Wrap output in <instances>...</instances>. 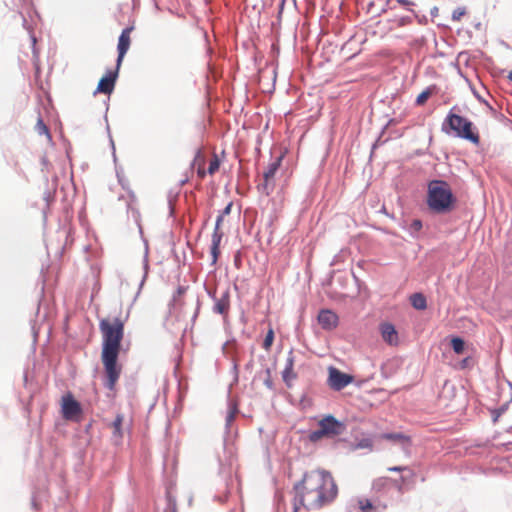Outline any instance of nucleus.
I'll return each instance as SVG.
<instances>
[{
    "mask_svg": "<svg viewBox=\"0 0 512 512\" xmlns=\"http://www.w3.org/2000/svg\"><path fill=\"white\" fill-rule=\"evenodd\" d=\"M238 413V407L236 404L230 406L229 411L225 418V430L229 434L231 431V425L234 422L235 416Z\"/></svg>",
    "mask_w": 512,
    "mask_h": 512,
    "instance_id": "6ab92c4d",
    "label": "nucleus"
},
{
    "mask_svg": "<svg viewBox=\"0 0 512 512\" xmlns=\"http://www.w3.org/2000/svg\"><path fill=\"white\" fill-rule=\"evenodd\" d=\"M137 224H138V227H139V232H140V234L142 235V233H143V232H142V227H141V225H140L138 222H137Z\"/></svg>",
    "mask_w": 512,
    "mask_h": 512,
    "instance_id": "052dcab7",
    "label": "nucleus"
},
{
    "mask_svg": "<svg viewBox=\"0 0 512 512\" xmlns=\"http://www.w3.org/2000/svg\"><path fill=\"white\" fill-rule=\"evenodd\" d=\"M186 287L185 286H178L177 287V290H176V293L173 295V300L175 301L176 300V297L182 295L185 293L186 291Z\"/></svg>",
    "mask_w": 512,
    "mask_h": 512,
    "instance_id": "79ce46f5",
    "label": "nucleus"
},
{
    "mask_svg": "<svg viewBox=\"0 0 512 512\" xmlns=\"http://www.w3.org/2000/svg\"><path fill=\"white\" fill-rule=\"evenodd\" d=\"M227 344H228V342H225V343L223 344V349H225V347L227 346Z\"/></svg>",
    "mask_w": 512,
    "mask_h": 512,
    "instance_id": "e2e57ef3",
    "label": "nucleus"
},
{
    "mask_svg": "<svg viewBox=\"0 0 512 512\" xmlns=\"http://www.w3.org/2000/svg\"><path fill=\"white\" fill-rule=\"evenodd\" d=\"M284 155L280 154L276 157L267 167L263 173V181L257 185V189L260 193L269 196L275 188V174L281 166Z\"/></svg>",
    "mask_w": 512,
    "mask_h": 512,
    "instance_id": "39448f33",
    "label": "nucleus"
},
{
    "mask_svg": "<svg viewBox=\"0 0 512 512\" xmlns=\"http://www.w3.org/2000/svg\"><path fill=\"white\" fill-rule=\"evenodd\" d=\"M219 166H220V161H219L218 157L215 155L214 158L209 163L208 173L210 175H213L219 169Z\"/></svg>",
    "mask_w": 512,
    "mask_h": 512,
    "instance_id": "c756f323",
    "label": "nucleus"
},
{
    "mask_svg": "<svg viewBox=\"0 0 512 512\" xmlns=\"http://www.w3.org/2000/svg\"><path fill=\"white\" fill-rule=\"evenodd\" d=\"M382 480L381 479H378L377 481L374 482V487L378 486V483H381Z\"/></svg>",
    "mask_w": 512,
    "mask_h": 512,
    "instance_id": "4d7b16f0",
    "label": "nucleus"
},
{
    "mask_svg": "<svg viewBox=\"0 0 512 512\" xmlns=\"http://www.w3.org/2000/svg\"><path fill=\"white\" fill-rule=\"evenodd\" d=\"M274 337H275V334H274V330L273 328H269L266 335H265V338L263 340V348L267 351L270 350L272 344H273V341H274Z\"/></svg>",
    "mask_w": 512,
    "mask_h": 512,
    "instance_id": "393cba45",
    "label": "nucleus"
},
{
    "mask_svg": "<svg viewBox=\"0 0 512 512\" xmlns=\"http://www.w3.org/2000/svg\"><path fill=\"white\" fill-rule=\"evenodd\" d=\"M465 14H466V8L465 7H457L452 12V20L453 21H459L461 19V17L464 16Z\"/></svg>",
    "mask_w": 512,
    "mask_h": 512,
    "instance_id": "72a5a7b5",
    "label": "nucleus"
},
{
    "mask_svg": "<svg viewBox=\"0 0 512 512\" xmlns=\"http://www.w3.org/2000/svg\"><path fill=\"white\" fill-rule=\"evenodd\" d=\"M410 21H411V18H410V17H403V18L401 19V24L408 23V22H410Z\"/></svg>",
    "mask_w": 512,
    "mask_h": 512,
    "instance_id": "864d4df0",
    "label": "nucleus"
},
{
    "mask_svg": "<svg viewBox=\"0 0 512 512\" xmlns=\"http://www.w3.org/2000/svg\"><path fill=\"white\" fill-rule=\"evenodd\" d=\"M200 154H201V150L197 149L194 161H196V159L200 156Z\"/></svg>",
    "mask_w": 512,
    "mask_h": 512,
    "instance_id": "6e6d98bb",
    "label": "nucleus"
},
{
    "mask_svg": "<svg viewBox=\"0 0 512 512\" xmlns=\"http://www.w3.org/2000/svg\"><path fill=\"white\" fill-rule=\"evenodd\" d=\"M132 30H133L132 26L124 28L118 38V44H117L118 56H117V60H116L118 67H120L124 56L126 55L127 51L129 50L130 32Z\"/></svg>",
    "mask_w": 512,
    "mask_h": 512,
    "instance_id": "ddd939ff",
    "label": "nucleus"
},
{
    "mask_svg": "<svg viewBox=\"0 0 512 512\" xmlns=\"http://www.w3.org/2000/svg\"><path fill=\"white\" fill-rule=\"evenodd\" d=\"M318 427H322L327 437L341 435L346 430L345 423L330 414L318 422Z\"/></svg>",
    "mask_w": 512,
    "mask_h": 512,
    "instance_id": "0eeeda50",
    "label": "nucleus"
},
{
    "mask_svg": "<svg viewBox=\"0 0 512 512\" xmlns=\"http://www.w3.org/2000/svg\"><path fill=\"white\" fill-rule=\"evenodd\" d=\"M104 118H105L106 123H108L107 115H105ZM106 131L108 133L110 146L112 148L113 160H114V162H116L117 158H116V152H115V144H114V141H113L112 136H111L109 124L106 125Z\"/></svg>",
    "mask_w": 512,
    "mask_h": 512,
    "instance_id": "7c9ffc66",
    "label": "nucleus"
},
{
    "mask_svg": "<svg viewBox=\"0 0 512 512\" xmlns=\"http://www.w3.org/2000/svg\"><path fill=\"white\" fill-rule=\"evenodd\" d=\"M391 1H392V0H387V5H389Z\"/></svg>",
    "mask_w": 512,
    "mask_h": 512,
    "instance_id": "0e129e2a",
    "label": "nucleus"
},
{
    "mask_svg": "<svg viewBox=\"0 0 512 512\" xmlns=\"http://www.w3.org/2000/svg\"><path fill=\"white\" fill-rule=\"evenodd\" d=\"M457 198L449 183L445 180L434 179L428 183L426 204L435 214H448L454 210Z\"/></svg>",
    "mask_w": 512,
    "mask_h": 512,
    "instance_id": "7ed1b4c3",
    "label": "nucleus"
},
{
    "mask_svg": "<svg viewBox=\"0 0 512 512\" xmlns=\"http://www.w3.org/2000/svg\"><path fill=\"white\" fill-rule=\"evenodd\" d=\"M230 310V289L226 287L219 290V296L213 301L212 312L227 317Z\"/></svg>",
    "mask_w": 512,
    "mask_h": 512,
    "instance_id": "9d476101",
    "label": "nucleus"
},
{
    "mask_svg": "<svg viewBox=\"0 0 512 512\" xmlns=\"http://www.w3.org/2000/svg\"><path fill=\"white\" fill-rule=\"evenodd\" d=\"M297 377V375L293 372V370L291 369H288V371H286V368H284V370L282 371V378H283V381L285 382V384L290 387L291 384H290V380L291 379H295Z\"/></svg>",
    "mask_w": 512,
    "mask_h": 512,
    "instance_id": "cd10ccee",
    "label": "nucleus"
},
{
    "mask_svg": "<svg viewBox=\"0 0 512 512\" xmlns=\"http://www.w3.org/2000/svg\"><path fill=\"white\" fill-rule=\"evenodd\" d=\"M436 89L435 85L427 87L425 90H423L416 98V105H423L428 98L431 96L432 92Z\"/></svg>",
    "mask_w": 512,
    "mask_h": 512,
    "instance_id": "4be33fe9",
    "label": "nucleus"
},
{
    "mask_svg": "<svg viewBox=\"0 0 512 512\" xmlns=\"http://www.w3.org/2000/svg\"><path fill=\"white\" fill-rule=\"evenodd\" d=\"M232 202L228 203L223 210L219 212V216L225 217L231 213Z\"/></svg>",
    "mask_w": 512,
    "mask_h": 512,
    "instance_id": "ea45409f",
    "label": "nucleus"
},
{
    "mask_svg": "<svg viewBox=\"0 0 512 512\" xmlns=\"http://www.w3.org/2000/svg\"><path fill=\"white\" fill-rule=\"evenodd\" d=\"M411 305L416 310H425L427 308V300L423 293L417 292L410 297Z\"/></svg>",
    "mask_w": 512,
    "mask_h": 512,
    "instance_id": "2eb2a0df",
    "label": "nucleus"
},
{
    "mask_svg": "<svg viewBox=\"0 0 512 512\" xmlns=\"http://www.w3.org/2000/svg\"><path fill=\"white\" fill-rule=\"evenodd\" d=\"M168 203H169L170 215H173L174 214V208H173V205H172V200L170 198L168 200Z\"/></svg>",
    "mask_w": 512,
    "mask_h": 512,
    "instance_id": "603ef678",
    "label": "nucleus"
},
{
    "mask_svg": "<svg viewBox=\"0 0 512 512\" xmlns=\"http://www.w3.org/2000/svg\"><path fill=\"white\" fill-rule=\"evenodd\" d=\"M232 370H233V372L235 374V381H238V365H237V363L233 364Z\"/></svg>",
    "mask_w": 512,
    "mask_h": 512,
    "instance_id": "8fccbe9b",
    "label": "nucleus"
},
{
    "mask_svg": "<svg viewBox=\"0 0 512 512\" xmlns=\"http://www.w3.org/2000/svg\"><path fill=\"white\" fill-rule=\"evenodd\" d=\"M199 309H200V300H199V299H197V307H196V311H195V313H194V315H193V317H192V319H193V320L197 317V315H198V313H199Z\"/></svg>",
    "mask_w": 512,
    "mask_h": 512,
    "instance_id": "3c124183",
    "label": "nucleus"
},
{
    "mask_svg": "<svg viewBox=\"0 0 512 512\" xmlns=\"http://www.w3.org/2000/svg\"><path fill=\"white\" fill-rule=\"evenodd\" d=\"M457 106H453L441 125V131L447 135H453L457 138L471 142L472 144L478 145L480 143V137L478 132L473 131V122L454 113L453 111Z\"/></svg>",
    "mask_w": 512,
    "mask_h": 512,
    "instance_id": "20e7f679",
    "label": "nucleus"
},
{
    "mask_svg": "<svg viewBox=\"0 0 512 512\" xmlns=\"http://www.w3.org/2000/svg\"><path fill=\"white\" fill-rule=\"evenodd\" d=\"M19 15L22 17V25L23 27L28 30V32L30 33V38H31V41H32V44L33 46L36 44V37L31 33V29H30V26L28 25V21L27 19L24 17V15L19 12Z\"/></svg>",
    "mask_w": 512,
    "mask_h": 512,
    "instance_id": "e433bc0d",
    "label": "nucleus"
},
{
    "mask_svg": "<svg viewBox=\"0 0 512 512\" xmlns=\"http://www.w3.org/2000/svg\"><path fill=\"white\" fill-rule=\"evenodd\" d=\"M422 227H423L422 221L420 219H414L409 224L407 231L413 238H417Z\"/></svg>",
    "mask_w": 512,
    "mask_h": 512,
    "instance_id": "5701e85b",
    "label": "nucleus"
},
{
    "mask_svg": "<svg viewBox=\"0 0 512 512\" xmlns=\"http://www.w3.org/2000/svg\"><path fill=\"white\" fill-rule=\"evenodd\" d=\"M61 411L64 419L72 420L82 413V407L73 395L68 393L62 397Z\"/></svg>",
    "mask_w": 512,
    "mask_h": 512,
    "instance_id": "6e6552de",
    "label": "nucleus"
},
{
    "mask_svg": "<svg viewBox=\"0 0 512 512\" xmlns=\"http://www.w3.org/2000/svg\"><path fill=\"white\" fill-rule=\"evenodd\" d=\"M122 423H123V415L117 414L116 418L112 422L113 427V437L114 438H122Z\"/></svg>",
    "mask_w": 512,
    "mask_h": 512,
    "instance_id": "412c9836",
    "label": "nucleus"
},
{
    "mask_svg": "<svg viewBox=\"0 0 512 512\" xmlns=\"http://www.w3.org/2000/svg\"><path fill=\"white\" fill-rule=\"evenodd\" d=\"M35 130L38 132L39 135H46L49 138L51 137L49 129H48L47 125L45 124V122L43 121L41 116H39V118L36 122Z\"/></svg>",
    "mask_w": 512,
    "mask_h": 512,
    "instance_id": "b1692460",
    "label": "nucleus"
},
{
    "mask_svg": "<svg viewBox=\"0 0 512 512\" xmlns=\"http://www.w3.org/2000/svg\"><path fill=\"white\" fill-rule=\"evenodd\" d=\"M224 220V217L217 216L215 221V227L214 231L212 233V240H211V247H210V254H211V264H215L218 260V257L220 255L219 246L223 237V232L220 231L221 224Z\"/></svg>",
    "mask_w": 512,
    "mask_h": 512,
    "instance_id": "9b49d317",
    "label": "nucleus"
},
{
    "mask_svg": "<svg viewBox=\"0 0 512 512\" xmlns=\"http://www.w3.org/2000/svg\"><path fill=\"white\" fill-rule=\"evenodd\" d=\"M120 67L116 63L115 70H108L107 73L99 80L94 94L103 93L111 94L115 88V83L118 78V72Z\"/></svg>",
    "mask_w": 512,
    "mask_h": 512,
    "instance_id": "1a4fd4ad",
    "label": "nucleus"
},
{
    "mask_svg": "<svg viewBox=\"0 0 512 512\" xmlns=\"http://www.w3.org/2000/svg\"><path fill=\"white\" fill-rule=\"evenodd\" d=\"M373 446V442L370 438H362L356 444V447L359 449H371Z\"/></svg>",
    "mask_w": 512,
    "mask_h": 512,
    "instance_id": "2f4dec72",
    "label": "nucleus"
},
{
    "mask_svg": "<svg viewBox=\"0 0 512 512\" xmlns=\"http://www.w3.org/2000/svg\"><path fill=\"white\" fill-rule=\"evenodd\" d=\"M379 139L373 144L372 149H375L378 145Z\"/></svg>",
    "mask_w": 512,
    "mask_h": 512,
    "instance_id": "13d9d810",
    "label": "nucleus"
},
{
    "mask_svg": "<svg viewBox=\"0 0 512 512\" xmlns=\"http://www.w3.org/2000/svg\"><path fill=\"white\" fill-rule=\"evenodd\" d=\"M470 362H471V357H465L463 358L460 362H459V368L460 369H465L467 368L469 365H470Z\"/></svg>",
    "mask_w": 512,
    "mask_h": 512,
    "instance_id": "a19ab883",
    "label": "nucleus"
},
{
    "mask_svg": "<svg viewBox=\"0 0 512 512\" xmlns=\"http://www.w3.org/2000/svg\"><path fill=\"white\" fill-rule=\"evenodd\" d=\"M318 323L322 329L331 331L338 326V315L330 309H322L318 314Z\"/></svg>",
    "mask_w": 512,
    "mask_h": 512,
    "instance_id": "f8f14e48",
    "label": "nucleus"
},
{
    "mask_svg": "<svg viewBox=\"0 0 512 512\" xmlns=\"http://www.w3.org/2000/svg\"><path fill=\"white\" fill-rule=\"evenodd\" d=\"M301 507H305V503H303V495L299 494L293 499V512H299Z\"/></svg>",
    "mask_w": 512,
    "mask_h": 512,
    "instance_id": "473e14b6",
    "label": "nucleus"
},
{
    "mask_svg": "<svg viewBox=\"0 0 512 512\" xmlns=\"http://www.w3.org/2000/svg\"><path fill=\"white\" fill-rule=\"evenodd\" d=\"M206 293L212 301H214L219 296V290L216 288L212 289L206 287Z\"/></svg>",
    "mask_w": 512,
    "mask_h": 512,
    "instance_id": "58836bf2",
    "label": "nucleus"
},
{
    "mask_svg": "<svg viewBox=\"0 0 512 512\" xmlns=\"http://www.w3.org/2000/svg\"><path fill=\"white\" fill-rule=\"evenodd\" d=\"M404 469H405V467L393 466V467H390L388 470L391 471V472H400V471H402Z\"/></svg>",
    "mask_w": 512,
    "mask_h": 512,
    "instance_id": "de8ad7c7",
    "label": "nucleus"
},
{
    "mask_svg": "<svg viewBox=\"0 0 512 512\" xmlns=\"http://www.w3.org/2000/svg\"><path fill=\"white\" fill-rule=\"evenodd\" d=\"M284 4H285V0H281V2L279 4L278 18L281 17V14H282V11H283V8H284Z\"/></svg>",
    "mask_w": 512,
    "mask_h": 512,
    "instance_id": "09e8293b",
    "label": "nucleus"
},
{
    "mask_svg": "<svg viewBox=\"0 0 512 512\" xmlns=\"http://www.w3.org/2000/svg\"><path fill=\"white\" fill-rule=\"evenodd\" d=\"M383 438L391 441H399L403 444H410V437L403 433H385L383 434Z\"/></svg>",
    "mask_w": 512,
    "mask_h": 512,
    "instance_id": "aec40b11",
    "label": "nucleus"
},
{
    "mask_svg": "<svg viewBox=\"0 0 512 512\" xmlns=\"http://www.w3.org/2000/svg\"><path fill=\"white\" fill-rule=\"evenodd\" d=\"M294 362H295V357L293 354V349H290L287 354V359H286V364H285L286 371H288V369L293 370Z\"/></svg>",
    "mask_w": 512,
    "mask_h": 512,
    "instance_id": "f704fd0d",
    "label": "nucleus"
},
{
    "mask_svg": "<svg viewBox=\"0 0 512 512\" xmlns=\"http://www.w3.org/2000/svg\"><path fill=\"white\" fill-rule=\"evenodd\" d=\"M474 94H475V96L477 97V99H478L480 102L484 103V104H485V105H486L490 110H493V108L490 106V104H489L485 99H483V98H482V96L478 95V94H477V93H475V92H474Z\"/></svg>",
    "mask_w": 512,
    "mask_h": 512,
    "instance_id": "a18cd8bd",
    "label": "nucleus"
},
{
    "mask_svg": "<svg viewBox=\"0 0 512 512\" xmlns=\"http://www.w3.org/2000/svg\"><path fill=\"white\" fill-rule=\"evenodd\" d=\"M373 508V504L369 499L359 501V509L362 512H369Z\"/></svg>",
    "mask_w": 512,
    "mask_h": 512,
    "instance_id": "c9c22d12",
    "label": "nucleus"
},
{
    "mask_svg": "<svg viewBox=\"0 0 512 512\" xmlns=\"http://www.w3.org/2000/svg\"><path fill=\"white\" fill-rule=\"evenodd\" d=\"M397 3L403 5V6H406V7H410V6H414V2L410 1V0H396Z\"/></svg>",
    "mask_w": 512,
    "mask_h": 512,
    "instance_id": "37998d69",
    "label": "nucleus"
},
{
    "mask_svg": "<svg viewBox=\"0 0 512 512\" xmlns=\"http://www.w3.org/2000/svg\"><path fill=\"white\" fill-rule=\"evenodd\" d=\"M409 11H411L416 18L417 22L421 25H426L428 23V18L426 15H419L416 11H414L411 8H408Z\"/></svg>",
    "mask_w": 512,
    "mask_h": 512,
    "instance_id": "4c0bfd02",
    "label": "nucleus"
},
{
    "mask_svg": "<svg viewBox=\"0 0 512 512\" xmlns=\"http://www.w3.org/2000/svg\"><path fill=\"white\" fill-rule=\"evenodd\" d=\"M354 377L351 374L344 373L334 366L328 369V385L335 391H341L351 384Z\"/></svg>",
    "mask_w": 512,
    "mask_h": 512,
    "instance_id": "423d86ee",
    "label": "nucleus"
},
{
    "mask_svg": "<svg viewBox=\"0 0 512 512\" xmlns=\"http://www.w3.org/2000/svg\"><path fill=\"white\" fill-rule=\"evenodd\" d=\"M511 401L512 400H509L500 405L498 408H493L489 410L493 423H496L498 419L508 410Z\"/></svg>",
    "mask_w": 512,
    "mask_h": 512,
    "instance_id": "a211bd4d",
    "label": "nucleus"
},
{
    "mask_svg": "<svg viewBox=\"0 0 512 512\" xmlns=\"http://www.w3.org/2000/svg\"><path fill=\"white\" fill-rule=\"evenodd\" d=\"M265 375H266V377H265L263 383L269 390L273 391L275 389V387H274V382L271 377V369L269 367H266Z\"/></svg>",
    "mask_w": 512,
    "mask_h": 512,
    "instance_id": "bb28decb",
    "label": "nucleus"
},
{
    "mask_svg": "<svg viewBox=\"0 0 512 512\" xmlns=\"http://www.w3.org/2000/svg\"><path fill=\"white\" fill-rule=\"evenodd\" d=\"M99 329L102 333L101 361L105 375L103 384L105 388L112 391L122 371L118 357L124 337V321L119 317H115L112 321L102 319Z\"/></svg>",
    "mask_w": 512,
    "mask_h": 512,
    "instance_id": "f257e3e1",
    "label": "nucleus"
},
{
    "mask_svg": "<svg viewBox=\"0 0 512 512\" xmlns=\"http://www.w3.org/2000/svg\"><path fill=\"white\" fill-rule=\"evenodd\" d=\"M143 242H144V256H143V270H144V274H143V277H142V279L140 281L139 291L137 292V295L139 294L140 289L144 285L145 280H146V278L148 276V271H149V260H148L149 246H148V241L146 239H143Z\"/></svg>",
    "mask_w": 512,
    "mask_h": 512,
    "instance_id": "dca6fc26",
    "label": "nucleus"
},
{
    "mask_svg": "<svg viewBox=\"0 0 512 512\" xmlns=\"http://www.w3.org/2000/svg\"><path fill=\"white\" fill-rule=\"evenodd\" d=\"M294 497L299 494L303 495V503L305 496L315 494L313 505L321 507L331 502L337 496V485L330 472L326 470H312L305 472L302 479L294 484Z\"/></svg>",
    "mask_w": 512,
    "mask_h": 512,
    "instance_id": "f03ea898",
    "label": "nucleus"
},
{
    "mask_svg": "<svg viewBox=\"0 0 512 512\" xmlns=\"http://www.w3.org/2000/svg\"><path fill=\"white\" fill-rule=\"evenodd\" d=\"M43 198L46 201V205L48 206L50 201L52 200V195L50 192H45Z\"/></svg>",
    "mask_w": 512,
    "mask_h": 512,
    "instance_id": "49530a36",
    "label": "nucleus"
},
{
    "mask_svg": "<svg viewBox=\"0 0 512 512\" xmlns=\"http://www.w3.org/2000/svg\"><path fill=\"white\" fill-rule=\"evenodd\" d=\"M450 346L455 354L460 355L464 352L466 342L460 336H451L450 338Z\"/></svg>",
    "mask_w": 512,
    "mask_h": 512,
    "instance_id": "f3484780",
    "label": "nucleus"
},
{
    "mask_svg": "<svg viewBox=\"0 0 512 512\" xmlns=\"http://www.w3.org/2000/svg\"><path fill=\"white\" fill-rule=\"evenodd\" d=\"M166 500H167L166 510H169L170 512H177L176 499L169 492H167V494H166Z\"/></svg>",
    "mask_w": 512,
    "mask_h": 512,
    "instance_id": "c85d7f7f",
    "label": "nucleus"
},
{
    "mask_svg": "<svg viewBox=\"0 0 512 512\" xmlns=\"http://www.w3.org/2000/svg\"><path fill=\"white\" fill-rule=\"evenodd\" d=\"M253 367V360H250L247 364H246V369H250Z\"/></svg>",
    "mask_w": 512,
    "mask_h": 512,
    "instance_id": "5fc2aeb1",
    "label": "nucleus"
},
{
    "mask_svg": "<svg viewBox=\"0 0 512 512\" xmlns=\"http://www.w3.org/2000/svg\"><path fill=\"white\" fill-rule=\"evenodd\" d=\"M199 176L203 177L205 176V172H202L201 170L198 171Z\"/></svg>",
    "mask_w": 512,
    "mask_h": 512,
    "instance_id": "bf43d9fd",
    "label": "nucleus"
},
{
    "mask_svg": "<svg viewBox=\"0 0 512 512\" xmlns=\"http://www.w3.org/2000/svg\"><path fill=\"white\" fill-rule=\"evenodd\" d=\"M380 331L382 338L389 345H397L398 343V332L395 326L391 323L385 322L380 325Z\"/></svg>",
    "mask_w": 512,
    "mask_h": 512,
    "instance_id": "4468645a",
    "label": "nucleus"
},
{
    "mask_svg": "<svg viewBox=\"0 0 512 512\" xmlns=\"http://www.w3.org/2000/svg\"><path fill=\"white\" fill-rule=\"evenodd\" d=\"M323 437H327V436H326L324 430L322 429V427H319L317 430L311 431L308 436V438L311 442H317Z\"/></svg>",
    "mask_w": 512,
    "mask_h": 512,
    "instance_id": "a878e982",
    "label": "nucleus"
},
{
    "mask_svg": "<svg viewBox=\"0 0 512 512\" xmlns=\"http://www.w3.org/2000/svg\"><path fill=\"white\" fill-rule=\"evenodd\" d=\"M438 13H439V9H438V7H437V6H434V7H432V8H431V10H430V15H431L432 19H434L435 17H437V16H438Z\"/></svg>",
    "mask_w": 512,
    "mask_h": 512,
    "instance_id": "c03bdc74",
    "label": "nucleus"
},
{
    "mask_svg": "<svg viewBox=\"0 0 512 512\" xmlns=\"http://www.w3.org/2000/svg\"><path fill=\"white\" fill-rule=\"evenodd\" d=\"M508 78L512 81V70L510 71Z\"/></svg>",
    "mask_w": 512,
    "mask_h": 512,
    "instance_id": "680f3d73",
    "label": "nucleus"
}]
</instances>
